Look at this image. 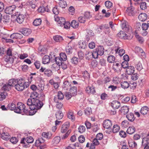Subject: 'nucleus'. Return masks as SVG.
<instances>
[{"label": "nucleus", "instance_id": "1", "mask_svg": "<svg viewBox=\"0 0 149 149\" xmlns=\"http://www.w3.org/2000/svg\"><path fill=\"white\" fill-rule=\"evenodd\" d=\"M17 84L15 86V88L18 91H22L29 86L28 82H25L22 78L16 80Z\"/></svg>", "mask_w": 149, "mask_h": 149}, {"label": "nucleus", "instance_id": "2", "mask_svg": "<svg viewBox=\"0 0 149 149\" xmlns=\"http://www.w3.org/2000/svg\"><path fill=\"white\" fill-rule=\"evenodd\" d=\"M15 112L18 113H22L23 115H28L29 113V111L26 108L25 105L22 102H19L17 105L16 109Z\"/></svg>", "mask_w": 149, "mask_h": 149}, {"label": "nucleus", "instance_id": "3", "mask_svg": "<svg viewBox=\"0 0 149 149\" xmlns=\"http://www.w3.org/2000/svg\"><path fill=\"white\" fill-rule=\"evenodd\" d=\"M33 103H34V108L35 109H33V110H29V114L31 115L35 114L37 112L38 110L40 109L44 104L42 102L38 99L35 100Z\"/></svg>", "mask_w": 149, "mask_h": 149}, {"label": "nucleus", "instance_id": "4", "mask_svg": "<svg viewBox=\"0 0 149 149\" xmlns=\"http://www.w3.org/2000/svg\"><path fill=\"white\" fill-rule=\"evenodd\" d=\"M94 55L95 58H98V56H102L104 53V49L102 46L97 47L96 48L93 50Z\"/></svg>", "mask_w": 149, "mask_h": 149}, {"label": "nucleus", "instance_id": "5", "mask_svg": "<svg viewBox=\"0 0 149 149\" xmlns=\"http://www.w3.org/2000/svg\"><path fill=\"white\" fill-rule=\"evenodd\" d=\"M39 72L43 73L45 76L48 77H51L53 74V72L51 70L46 69L42 67L39 70Z\"/></svg>", "mask_w": 149, "mask_h": 149}, {"label": "nucleus", "instance_id": "6", "mask_svg": "<svg viewBox=\"0 0 149 149\" xmlns=\"http://www.w3.org/2000/svg\"><path fill=\"white\" fill-rule=\"evenodd\" d=\"M121 26L123 30L125 32L128 31L131 28L128 23L126 21H123L121 22Z\"/></svg>", "mask_w": 149, "mask_h": 149}, {"label": "nucleus", "instance_id": "7", "mask_svg": "<svg viewBox=\"0 0 149 149\" xmlns=\"http://www.w3.org/2000/svg\"><path fill=\"white\" fill-rule=\"evenodd\" d=\"M126 13L128 15L134 16L136 15V12L135 10V8L134 7L130 6L127 8Z\"/></svg>", "mask_w": 149, "mask_h": 149}, {"label": "nucleus", "instance_id": "8", "mask_svg": "<svg viewBox=\"0 0 149 149\" xmlns=\"http://www.w3.org/2000/svg\"><path fill=\"white\" fill-rule=\"evenodd\" d=\"M16 8V7L14 5L7 7L5 10V13L7 14H12L15 11Z\"/></svg>", "mask_w": 149, "mask_h": 149}, {"label": "nucleus", "instance_id": "9", "mask_svg": "<svg viewBox=\"0 0 149 149\" xmlns=\"http://www.w3.org/2000/svg\"><path fill=\"white\" fill-rule=\"evenodd\" d=\"M70 126V123L66 122L64 123L62 125L61 129V132L62 133L65 132L68 129Z\"/></svg>", "mask_w": 149, "mask_h": 149}, {"label": "nucleus", "instance_id": "10", "mask_svg": "<svg viewBox=\"0 0 149 149\" xmlns=\"http://www.w3.org/2000/svg\"><path fill=\"white\" fill-rule=\"evenodd\" d=\"M103 125L104 128L107 129H109L112 126V122L109 119L106 120L104 121Z\"/></svg>", "mask_w": 149, "mask_h": 149}, {"label": "nucleus", "instance_id": "11", "mask_svg": "<svg viewBox=\"0 0 149 149\" xmlns=\"http://www.w3.org/2000/svg\"><path fill=\"white\" fill-rule=\"evenodd\" d=\"M142 146L144 149H149V141L146 138H143L142 142Z\"/></svg>", "mask_w": 149, "mask_h": 149}, {"label": "nucleus", "instance_id": "12", "mask_svg": "<svg viewBox=\"0 0 149 149\" xmlns=\"http://www.w3.org/2000/svg\"><path fill=\"white\" fill-rule=\"evenodd\" d=\"M94 52H90L89 51H86L85 53V57L86 60H89L91 59L92 58H95L94 55Z\"/></svg>", "mask_w": 149, "mask_h": 149}, {"label": "nucleus", "instance_id": "13", "mask_svg": "<svg viewBox=\"0 0 149 149\" xmlns=\"http://www.w3.org/2000/svg\"><path fill=\"white\" fill-rule=\"evenodd\" d=\"M62 87L64 90H68L70 88L71 84L68 81L65 80L63 83Z\"/></svg>", "mask_w": 149, "mask_h": 149}, {"label": "nucleus", "instance_id": "14", "mask_svg": "<svg viewBox=\"0 0 149 149\" xmlns=\"http://www.w3.org/2000/svg\"><path fill=\"white\" fill-rule=\"evenodd\" d=\"M111 106L114 109H118L120 106V103L118 101H113L111 103Z\"/></svg>", "mask_w": 149, "mask_h": 149}, {"label": "nucleus", "instance_id": "15", "mask_svg": "<svg viewBox=\"0 0 149 149\" xmlns=\"http://www.w3.org/2000/svg\"><path fill=\"white\" fill-rule=\"evenodd\" d=\"M34 101L35 100H33L31 98L29 99L27 101V104L28 106H30V110H33V109H35L34 108V103H33Z\"/></svg>", "mask_w": 149, "mask_h": 149}, {"label": "nucleus", "instance_id": "16", "mask_svg": "<svg viewBox=\"0 0 149 149\" xmlns=\"http://www.w3.org/2000/svg\"><path fill=\"white\" fill-rule=\"evenodd\" d=\"M22 37V35L18 33H14L11 34L10 36V38L12 39H20Z\"/></svg>", "mask_w": 149, "mask_h": 149}, {"label": "nucleus", "instance_id": "17", "mask_svg": "<svg viewBox=\"0 0 149 149\" xmlns=\"http://www.w3.org/2000/svg\"><path fill=\"white\" fill-rule=\"evenodd\" d=\"M21 33L24 36H28L29 35L31 32V29L27 28H23L21 31Z\"/></svg>", "mask_w": 149, "mask_h": 149}, {"label": "nucleus", "instance_id": "18", "mask_svg": "<svg viewBox=\"0 0 149 149\" xmlns=\"http://www.w3.org/2000/svg\"><path fill=\"white\" fill-rule=\"evenodd\" d=\"M4 60L8 63H12L14 61V58L13 56H9L5 55L4 56Z\"/></svg>", "mask_w": 149, "mask_h": 149}, {"label": "nucleus", "instance_id": "19", "mask_svg": "<svg viewBox=\"0 0 149 149\" xmlns=\"http://www.w3.org/2000/svg\"><path fill=\"white\" fill-rule=\"evenodd\" d=\"M147 15L146 13H141L139 15L138 18L141 21L144 22L147 19Z\"/></svg>", "mask_w": 149, "mask_h": 149}, {"label": "nucleus", "instance_id": "20", "mask_svg": "<svg viewBox=\"0 0 149 149\" xmlns=\"http://www.w3.org/2000/svg\"><path fill=\"white\" fill-rule=\"evenodd\" d=\"M127 35L126 33L124 31H120L117 34L118 37L124 39H127L128 37L126 36Z\"/></svg>", "mask_w": 149, "mask_h": 149}, {"label": "nucleus", "instance_id": "21", "mask_svg": "<svg viewBox=\"0 0 149 149\" xmlns=\"http://www.w3.org/2000/svg\"><path fill=\"white\" fill-rule=\"evenodd\" d=\"M134 71V68L132 66H129L126 70V72L128 75H131L133 73Z\"/></svg>", "mask_w": 149, "mask_h": 149}, {"label": "nucleus", "instance_id": "22", "mask_svg": "<svg viewBox=\"0 0 149 149\" xmlns=\"http://www.w3.org/2000/svg\"><path fill=\"white\" fill-rule=\"evenodd\" d=\"M86 92L88 94H94L95 93V91L94 89V87L93 86L91 87L88 86L86 89Z\"/></svg>", "mask_w": 149, "mask_h": 149}, {"label": "nucleus", "instance_id": "23", "mask_svg": "<svg viewBox=\"0 0 149 149\" xmlns=\"http://www.w3.org/2000/svg\"><path fill=\"white\" fill-rule=\"evenodd\" d=\"M87 34L86 36V40L87 41H88L90 39V37H91L92 36H94V33L93 31L91 30H87Z\"/></svg>", "mask_w": 149, "mask_h": 149}, {"label": "nucleus", "instance_id": "24", "mask_svg": "<svg viewBox=\"0 0 149 149\" xmlns=\"http://www.w3.org/2000/svg\"><path fill=\"white\" fill-rule=\"evenodd\" d=\"M24 17L22 14H19L17 17L16 21L19 24L22 23L24 21Z\"/></svg>", "mask_w": 149, "mask_h": 149}, {"label": "nucleus", "instance_id": "25", "mask_svg": "<svg viewBox=\"0 0 149 149\" xmlns=\"http://www.w3.org/2000/svg\"><path fill=\"white\" fill-rule=\"evenodd\" d=\"M69 92L73 96H75L77 94V87L73 86L70 88Z\"/></svg>", "mask_w": 149, "mask_h": 149}, {"label": "nucleus", "instance_id": "26", "mask_svg": "<svg viewBox=\"0 0 149 149\" xmlns=\"http://www.w3.org/2000/svg\"><path fill=\"white\" fill-rule=\"evenodd\" d=\"M1 138L4 140L7 141L10 138V136L8 133L3 132L1 134Z\"/></svg>", "mask_w": 149, "mask_h": 149}, {"label": "nucleus", "instance_id": "27", "mask_svg": "<svg viewBox=\"0 0 149 149\" xmlns=\"http://www.w3.org/2000/svg\"><path fill=\"white\" fill-rule=\"evenodd\" d=\"M120 110L123 114L125 115L128 112L129 108L128 106H124L121 107Z\"/></svg>", "mask_w": 149, "mask_h": 149}, {"label": "nucleus", "instance_id": "28", "mask_svg": "<svg viewBox=\"0 0 149 149\" xmlns=\"http://www.w3.org/2000/svg\"><path fill=\"white\" fill-rule=\"evenodd\" d=\"M50 61V57L47 55H45L43 58L42 63L44 64H47Z\"/></svg>", "mask_w": 149, "mask_h": 149}, {"label": "nucleus", "instance_id": "29", "mask_svg": "<svg viewBox=\"0 0 149 149\" xmlns=\"http://www.w3.org/2000/svg\"><path fill=\"white\" fill-rule=\"evenodd\" d=\"M72 48L71 43H69L68 46L66 47V52L68 54H71L72 52Z\"/></svg>", "mask_w": 149, "mask_h": 149}, {"label": "nucleus", "instance_id": "30", "mask_svg": "<svg viewBox=\"0 0 149 149\" xmlns=\"http://www.w3.org/2000/svg\"><path fill=\"white\" fill-rule=\"evenodd\" d=\"M17 106L15 104L13 103H11L8 104L7 106V109L11 110H13L15 112V110L16 109Z\"/></svg>", "mask_w": 149, "mask_h": 149}, {"label": "nucleus", "instance_id": "31", "mask_svg": "<svg viewBox=\"0 0 149 149\" xmlns=\"http://www.w3.org/2000/svg\"><path fill=\"white\" fill-rule=\"evenodd\" d=\"M135 131V128L133 126L129 127L127 131V133L132 134H133Z\"/></svg>", "mask_w": 149, "mask_h": 149}, {"label": "nucleus", "instance_id": "32", "mask_svg": "<svg viewBox=\"0 0 149 149\" xmlns=\"http://www.w3.org/2000/svg\"><path fill=\"white\" fill-rule=\"evenodd\" d=\"M11 87L7 84H4L1 88L2 90L9 91L11 89Z\"/></svg>", "mask_w": 149, "mask_h": 149}, {"label": "nucleus", "instance_id": "33", "mask_svg": "<svg viewBox=\"0 0 149 149\" xmlns=\"http://www.w3.org/2000/svg\"><path fill=\"white\" fill-rule=\"evenodd\" d=\"M56 116L57 119L60 120L63 118V115L61 111L59 110L56 113Z\"/></svg>", "mask_w": 149, "mask_h": 149}, {"label": "nucleus", "instance_id": "34", "mask_svg": "<svg viewBox=\"0 0 149 149\" xmlns=\"http://www.w3.org/2000/svg\"><path fill=\"white\" fill-rule=\"evenodd\" d=\"M120 85L121 87L124 89L127 88L129 86V83L126 81L121 82Z\"/></svg>", "mask_w": 149, "mask_h": 149}, {"label": "nucleus", "instance_id": "35", "mask_svg": "<svg viewBox=\"0 0 149 149\" xmlns=\"http://www.w3.org/2000/svg\"><path fill=\"white\" fill-rule=\"evenodd\" d=\"M148 110V108L146 106H144L141 108L140 112L142 114L145 115L147 114Z\"/></svg>", "mask_w": 149, "mask_h": 149}, {"label": "nucleus", "instance_id": "36", "mask_svg": "<svg viewBox=\"0 0 149 149\" xmlns=\"http://www.w3.org/2000/svg\"><path fill=\"white\" fill-rule=\"evenodd\" d=\"M7 96L8 94L6 92H1L0 94V101H2L5 99Z\"/></svg>", "mask_w": 149, "mask_h": 149}, {"label": "nucleus", "instance_id": "37", "mask_svg": "<svg viewBox=\"0 0 149 149\" xmlns=\"http://www.w3.org/2000/svg\"><path fill=\"white\" fill-rule=\"evenodd\" d=\"M126 117L128 120L131 122H132L134 120V114L132 113L126 115Z\"/></svg>", "mask_w": 149, "mask_h": 149}, {"label": "nucleus", "instance_id": "38", "mask_svg": "<svg viewBox=\"0 0 149 149\" xmlns=\"http://www.w3.org/2000/svg\"><path fill=\"white\" fill-rule=\"evenodd\" d=\"M55 41L57 42H60L63 40L62 37L60 36L56 35L53 37Z\"/></svg>", "mask_w": 149, "mask_h": 149}, {"label": "nucleus", "instance_id": "39", "mask_svg": "<svg viewBox=\"0 0 149 149\" xmlns=\"http://www.w3.org/2000/svg\"><path fill=\"white\" fill-rule=\"evenodd\" d=\"M55 61L56 62V63L59 66L62 65H63V62L62 61L60 58V57H55Z\"/></svg>", "mask_w": 149, "mask_h": 149}, {"label": "nucleus", "instance_id": "40", "mask_svg": "<svg viewBox=\"0 0 149 149\" xmlns=\"http://www.w3.org/2000/svg\"><path fill=\"white\" fill-rule=\"evenodd\" d=\"M84 16L86 19H90L92 17V15L91 13L88 11L85 12L84 14Z\"/></svg>", "mask_w": 149, "mask_h": 149}, {"label": "nucleus", "instance_id": "41", "mask_svg": "<svg viewBox=\"0 0 149 149\" xmlns=\"http://www.w3.org/2000/svg\"><path fill=\"white\" fill-rule=\"evenodd\" d=\"M71 26L74 28H77L79 26V23L78 22L73 20L71 22Z\"/></svg>", "mask_w": 149, "mask_h": 149}, {"label": "nucleus", "instance_id": "42", "mask_svg": "<svg viewBox=\"0 0 149 149\" xmlns=\"http://www.w3.org/2000/svg\"><path fill=\"white\" fill-rule=\"evenodd\" d=\"M41 23V20L40 19H35L33 23V25L37 26L40 25Z\"/></svg>", "mask_w": 149, "mask_h": 149}, {"label": "nucleus", "instance_id": "43", "mask_svg": "<svg viewBox=\"0 0 149 149\" xmlns=\"http://www.w3.org/2000/svg\"><path fill=\"white\" fill-rule=\"evenodd\" d=\"M16 80L17 79H10L8 81V83L7 84L11 87L13 86L16 83Z\"/></svg>", "mask_w": 149, "mask_h": 149}, {"label": "nucleus", "instance_id": "44", "mask_svg": "<svg viewBox=\"0 0 149 149\" xmlns=\"http://www.w3.org/2000/svg\"><path fill=\"white\" fill-rule=\"evenodd\" d=\"M58 4L60 7L62 8H65L67 6L66 2L63 0L60 1Z\"/></svg>", "mask_w": 149, "mask_h": 149}, {"label": "nucleus", "instance_id": "45", "mask_svg": "<svg viewBox=\"0 0 149 149\" xmlns=\"http://www.w3.org/2000/svg\"><path fill=\"white\" fill-rule=\"evenodd\" d=\"M120 129L119 126L117 125H115L113 126L112 131L113 133L118 132Z\"/></svg>", "mask_w": 149, "mask_h": 149}, {"label": "nucleus", "instance_id": "46", "mask_svg": "<svg viewBox=\"0 0 149 149\" xmlns=\"http://www.w3.org/2000/svg\"><path fill=\"white\" fill-rule=\"evenodd\" d=\"M59 57L62 61H65L67 59V56L65 53H61L60 54Z\"/></svg>", "mask_w": 149, "mask_h": 149}, {"label": "nucleus", "instance_id": "47", "mask_svg": "<svg viewBox=\"0 0 149 149\" xmlns=\"http://www.w3.org/2000/svg\"><path fill=\"white\" fill-rule=\"evenodd\" d=\"M38 95V93L36 92H33L31 93L30 97L33 100H36V99Z\"/></svg>", "mask_w": 149, "mask_h": 149}, {"label": "nucleus", "instance_id": "48", "mask_svg": "<svg viewBox=\"0 0 149 149\" xmlns=\"http://www.w3.org/2000/svg\"><path fill=\"white\" fill-rule=\"evenodd\" d=\"M115 60V57L112 55L109 56L107 58V61L110 63H113Z\"/></svg>", "mask_w": 149, "mask_h": 149}, {"label": "nucleus", "instance_id": "49", "mask_svg": "<svg viewBox=\"0 0 149 149\" xmlns=\"http://www.w3.org/2000/svg\"><path fill=\"white\" fill-rule=\"evenodd\" d=\"M25 141L27 143H31L34 140L32 137L31 136L28 137L25 139Z\"/></svg>", "mask_w": 149, "mask_h": 149}, {"label": "nucleus", "instance_id": "50", "mask_svg": "<svg viewBox=\"0 0 149 149\" xmlns=\"http://www.w3.org/2000/svg\"><path fill=\"white\" fill-rule=\"evenodd\" d=\"M135 68L138 70H141L142 68L141 64L140 62H138L136 63Z\"/></svg>", "mask_w": 149, "mask_h": 149}, {"label": "nucleus", "instance_id": "51", "mask_svg": "<svg viewBox=\"0 0 149 149\" xmlns=\"http://www.w3.org/2000/svg\"><path fill=\"white\" fill-rule=\"evenodd\" d=\"M85 114L88 116L92 113V110L91 108L88 107L84 110Z\"/></svg>", "mask_w": 149, "mask_h": 149}, {"label": "nucleus", "instance_id": "52", "mask_svg": "<svg viewBox=\"0 0 149 149\" xmlns=\"http://www.w3.org/2000/svg\"><path fill=\"white\" fill-rule=\"evenodd\" d=\"M71 132V130H69L63 136H61V139H63L67 138Z\"/></svg>", "mask_w": 149, "mask_h": 149}, {"label": "nucleus", "instance_id": "53", "mask_svg": "<svg viewBox=\"0 0 149 149\" xmlns=\"http://www.w3.org/2000/svg\"><path fill=\"white\" fill-rule=\"evenodd\" d=\"M65 22L66 21L64 18L63 17H60V19H59L58 24L60 25V26H62V25L64 24Z\"/></svg>", "mask_w": 149, "mask_h": 149}, {"label": "nucleus", "instance_id": "54", "mask_svg": "<svg viewBox=\"0 0 149 149\" xmlns=\"http://www.w3.org/2000/svg\"><path fill=\"white\" fill-rule=\"evenodd\" d=\"M68 117L70 119H71V120L73 121L75 120V118L74 116L73 115L72 113L71 112H68Z\"/></svg>", "mask_w": 149, "mask_h": 149}, {"label": "nucleus", "instance_id": "55", "mask_svg": "<svg viewBox=\"0 0 149 149\" xmlns=\"http://www.w3.org/2000/svg\"><path fill=\"white\" fill-rule=\"evenodd\" d=\"M61 137L59 136H56L53 139V141L54 144H58L60 141Z\"/></svg>", "mask_w": 149, "mask_h": 149}, {"label": "nucleus", "instance_id": "56", "mask_svg": "<svg viewBox=\"0 0 149 149\" xmlns=\"http://www.w3.org/2000/svg\"><path fill=\"white\" fill-rule=\"evenodd\" d=\"M78 20L80 23H84L86 21V19L83 16H80L78 17Z\"/></svg>", "mask_w": 149, "mask_h": 149}, {"label": "nucleus", "instance_id": "57", "mask_svg": "<svg viewBox=\"0 0 149 149\" xmlns=\"http://www.w3.org/2000/svg\"><path fill=\"white\" fill-rule=\"evenodd\" d=\"M70 25L71 24L69 22L66 21L62 26H64V28L68 29L70 28Z\"/></svg>", "mask_w": 149, "mask_h": 149}, {"label": "nucleus", "instance_id": "58", "mask_svg": "<svg viewBox=\"0 0 149 149\" xmlns=\"http://www.w3.org/2000/svg\"><path fill=\"white\" fill-rule=\"evenodd\" d=\"M56 100L57 99L56 98H54V101L57 103L56 104V107L58 109H60L62 108V107L63 106V104L61 103V102H58Z\"/></svg>", "mask_w": 149, "mask_h": 149}, {"label": "nucleus", "instance_id": "59", "mask_svg": "<svg viewBox=\"0 0 149 149\" xmlns=\"http://www.w3.org/2000/svg\"><path fill=\"white\" fill-rule=\"evenodd\" d=\"M78 61V58L76 57L73 56L71 59V62L74 64H77Z\"/></svg>", "mask_w": 149, "mask_h": 149}, {"label": "nucleus", "instance_id": "60", "mask_svg": "<svg viewBox=\"0 0 149 149\" xmlns=\"http://www.w3.org/2000/svg\"><path fill=\"white\" fill-rule=\"evenodd\" d=\"M28 56V55L26 53H23L19 54L18 57L21 59H24Z\"/></svg>", "mask_w": 149, "mask_h": 149}, {"label": "nucleus", "instance_id": "61", "mask_svg": "<svg viewBox=\"0 0 149 149\" xmlns=\"http://www.w3.org/2000/svg\"><path fill=\"white\" fill-rule=\"evenodd\" d=\"M79 131L81 133L84 132L86 130V128L83 125H80L78 129Z\"/></svg>", "mask_w": 149, "mask_h": 149}, {"label": "nucleus", "instance_id": "62", "mask_svg": "<svg viewBox=\"0 0 149 149\" xmlns=\"http://www.w3.org/2000/svg\"><path fill=\"white\" fill-rule=\"evenodd\" d=\"M69 13L71 15H73L75 12V9L72 6H70L69 8Z\"/></svg>", "mask_w": 149, "mask_h": 149}, {"label": "nucleus", "instance_id": "63", "mask_svg": "<svg viewBox=\"0 0 149 149\" xmlns=\"http://www.w3.org/2000/svg\"><path fill=\"white\" fill-rule=\"evenodd\" d=\"M140 7L143 10L147 8L146 4L145 2H142L140 4Z\"/></svg>", "mask_w": 149, "mask_h": 149}, {"label": "nucleus", "instance_id": "64", "mask_svg": "<svg viewBox=\"0 0 149 149\" xmlns=\"http://www.w3.org/2000/svg\"><path fill=\"white\" fill-rule=\"evenodd\" d=\"M105 5L108 8H110L112 6V3L109 1H107L105 2Z\"/></svg>", "mask_w": 149, "mask_h": 149}]
</instances>
